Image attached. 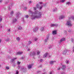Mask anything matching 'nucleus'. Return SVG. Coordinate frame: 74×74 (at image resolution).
Returning <instances> with one entry per match:
<instances>
[{"instance_id":"47","label":"nucleus","mask_w":74,"mask_h":74,"mask_svg":"<svg viewBox=\"0 0 74 74\" xmlns=\"http://www.w3.org/2000/svg\"><path fill=\"white\" fill-rule=\"evenodd\" d=\"M25 9H26V8H25Z\"/></svg>"},{"instance_id":"43","label":"nucleus","mask_w":74,"mask_h":74,"mask_svg":"<svg viewBox=\"0 0 74 74\" xmlns=\"http://www.w3.org/2000/svg\"><path fill=\"white\" fill-rule=\"evenodd\" d=\"M42 60H40V61H42Z\"/></svg>"},{"instance_id":"24","label":"nucleus","mask_w":74,"mask_h":74,"mask_svg":"<svg viewBox=\"0 0 74 74\" xmlns=\"http://www.w3.org/2000/svg\"><path fill=\"white\" fill-rule=\"evenodd\" d=\"M5 68L6 69H9V67L8 66H7L5 67Z\"/></svg>"},{"instance_id":"19","label":"nucleus","mask_w":74,"mask_h":74,"mask_svg":"<svg viewBox=\"0 0 74 74\" xmlns=\"http://www.w3.org/2000/svg\"><path fill=\"white\" fill-rule=\"evenodd\" d=\"M18 29L19 30H21V29H22V27H19L18 28Z\"/></svg>"},{"instance_id":"46","label":"nucleus","mask_w":74,"mask_h":74,"mask_svg":"<svg viewBox=\"0 0 74 74\" xmlns=\"http://www.w3.org/2000/svg\"><path fill=\"white\" fill-rule=\"evenodd\" d=\"M1 27H2V26H1Z\"/></svg>"},{"instance_id":"8","label":"nucleus","mask_w":74,"mask_h":74,"mask_svg":"<svg viewBox=\"0 0 74 74\" xmlns=\"http://www.w3.org/2000/svg\"><path fill=\"white\" fill-rule=\"evenodd\" d=\"M55 62H56V61H50V64H53V63H54Z\"/></svg>"},{"instance_id":"11","label":"nucleus","mask_w":74,"mask_h":74,"mask_svg":"<svg viewBox=\"0 0 74 74\" xmlns=\"http://www.w3.org/2000/svg\"><path fill=\"white\" fill-rule=\"evenodd\" d=\"M31 55H32V56H35V55H36V53L34 52H33V53H31Z\"/></svg>"},{"instance_id":"5","label":"nucleus","mask_w":74,"mask_h":74,"mask_svg":"<svg viewBox=\"0 0 74 74\" xmlns=\"http://www.w3.org/2000/svg\"><path fill=\"white\" fill-rule=\"evenodd\" d=\"M23 53V52H20V51H18L17 52V55H21Z\"/></svg>"},{"instance_id":"28","label":"nucleus","mask_w":74,"mask_h":74,"mask_svg":"<svg viewBox=\"0 0 74 74\" xmlns=\"http://www.w3.org/2000/svg\"><path fill=\"white\" fill-rule=\"evenodd\" d=\"M1 21H2V18H0V22H1Z\"/></svg>"},{"instance_id":"29","label":"nucleus","mask_w":74,"mask_h":74,"mask_svg":"<svg viewBox=\"0 0 74 74\" xmlns=\"http://www.w3.org/2000/svg\"><path fill=\"white\" fill-rule=\"evenodd\" d=\"M48 38H47V39H45V42H47V40H48Z\"/></svg>"},{"instance_id":"9","label":"nucleus","mask_w":74,"mask_h":74,"mask_svg":"<svg viewBox=\"0 0 74 74\" xmlns=\"http://www.w3.org/2000/svg\"><path fill=\"white\" fill-rule=\"evenodd\" d=\"M57 32V31L56 30L53 31H52L53 34H56Z\"/></svg>"},{"instance_id":"33","label":"nucleus","mask_w":74,"mask_h":74,"mask_svg":"<svg viewBox=\"0 0 74 74\" xmlns=\"http://www.w3.org/2000/svg\"><path fill=\"white\" fill-rule=\"evenodd\" d=\"M34 10H36V8L34 7Z\"/></svg>"},{"instance_id":"26","label":"nucleus","mask_w":74,"mask_h":74,"mask_svg":"<svg viewBox=\"0 0 74 74\" xmlns=\"http://www.w3.org/2000/svg\"><path fill=\"white\" fill-rule=\"evenodd\" d=\"M18 73H19V71H17L16 73V74H18Z\"/></svg>"},{"instance_id":"40","label":"nucleus","mask_w":74,"mask_h":74,"mask_svg":"<svg viewBox=\"0 0 74 74\" xmlns=\"http://www.w3.org/2000/svg\"><path fill=\"white\" fill-rule=\"evenodd\" d=\"M8 31H9V32H10V29H9Z\"/></svg>"},{"instance_id":"18","label":"nucleus","mask_w":74,"mask_h":74,"mask_svg":"<svg viewBox=\"0 0 74 74\" xmlns=\"http://www.w3.org/2000/svg\"><path fill=\"white\" fill-rule=\"evenodd\" d=\"M40 52L38 51L37 52V55H39V54H40Z\"/></svg>"},{"instance_id":"17","label":"nucleus","mask_w":74,"mask_h":74,"mask_svg":"<svg viewBox=\"0 0 74 74\" xmlns=\"http://www.w3.org/2000/svg\"><path fill=\"white\" fill-rule=\"evenodd\" d=\"M70 18H72V19H73V20H74V18L73 17H69V18L70 19Z\"/></svg>"},{"instance_id":"21","label":"nucleus","mask_w":74,"mask_h":74,"mask_svg":"<svg viewBox=\"0 0 74 74\" xmlns=\"http://www.w3.org/2000/svg\"><path fill=\"white\" fill-rule=\"evenodd\" d=\"M43 7V6H40V10H41V9H42V8Z\"/></svg>"},{"instance_id":"4","label":"nucleus","mask_w":74,"mask_h":74,"mask_svg":"<svg viewBox=\"0 0 74 74\" xmlns=\"http://www.w3.org/2000/svg\"><path fill=\"white\" fill-rule=\"evenodd\" d=\"M58 26V24H51V27H53L54 26H56V27H57Z\"/></svg>"},{"instance_id":"12","label":"nucleus","mask_w":74,"mask_h":74,"mask_svg":"<svg viewBox=\"0 0 74 74\" xmlns=\"http://www.w3.org/2000/svg\"><path fill=\"white\" fill-rule=\"evenodd\" d=\"M32 65H30L29 64L28 66V69H31V68H32Z\"/></svg>"},{"instance_id":"23","label":"nucleus","mask_w":74,"mask_h":74,"mask_svg":"<svg viewBox=\"0 0 74 74\" xmlns=\"http://www.w3.org/2000/svg\"><path fill=\"white\" fill-rule=\"evenodd\" d=\"M60 69H61V67H59L58 68V70H60Z\"/></svg>"},{"instance_id":"31","label":"nucleus","mask_w":74,"mask_h":74,"mask_svg":"<svg viewBox=\"0 0 74 74\" xmlns=\"http://www.w3.org/2000/svg\"><path fill=\"white\" fill-rule=\"evenodd\" d=\"M17 63L18 64H19L21 63L19 62H17Z\"/></svg>"},{"instance_id":"30","label":"nucleus","mask_w":74,"mask_h":74,"mask_svg":"<svg viewBox=\"0 0 74 74\" xmlns=\"http://www.w3.org/2000/svg\"><path fill=\"white\" fill-rule=\"evenodd\" d=\"M41 30L42 31L43 30H44V28H42Z\"/></svg>"},{"instance_id":"34","label":"nucleus","mask_w":74,"mask_h":74,"mask_svg":"<svg viewBox=\"0 0 74 74\" xmlns=\"http://www.w3.org/2000/svg\"><path fill=\"white\" fill-rule=\"evenodd\" d=\"M66 63H69V61H67Z\"/></svg>"},{"instance_id":"2","label":"nucleus","mask_w":74,"mask_h":74,"mask_svg":"<svg viewBox=\"0 0 74 74\" xmlns=\"http://www.w3.org/2000/svg\"><path fill=\"white\" fill-rule=\"evenodd\" d=\"M67 23H66V25H68V26H71V23L70 21H67Z\"/></svg>"},{"instance_id":"15","label":"nucleus","mask_w":74,"mask_h":74,"mask_svg":"<svg viewBox=\"0 0 74 74\" xmlns=\"http://www.w3.org/2000/svg\"><path fill=\"white\" fill-rule=\"evenodd\" d=\"M66 4H70V3L69 2H66Z\"/></svg>"},{"instance_id":"16","label":"nucleus","mask_w":74,"mask_h":74,"mask_svg":"<svg viewBox=\"0 0 74 74\" xmlns=\"http://www.w3.org/2000/svg\"><path fill=\"white\" fill-rule=\"evenodd\" d=\"M31 42L30 41H28V45H29L30 44H31Z\"/></svg>"},{"instance_id":"42","label":"nucleus","mask_w":74,"mask_h":74,"mask_svg":"<svg viewBox=\"0 0 74 74\" xmlns=\"http://www.w3.org/2000/svg\"><path fill=\"white\" fill-rule=\"evenodd\" d=\"M28 51H30V49H28Z\"/></svg>"},{"instance_id":"14","label":"nucleus","mask_w":74,"mask_h":74,"mask_svg":"<svg viewBox=\"0 0 74 74\" xmlns=\"http://www.w3.org/2000/svg\"><path fill=\"white\" fill-rule=\"evenodd\" d=\"M65 1V0H62V1H60V2L61 3H63L64 2V1Z\"/></svg>"},{"instance_id":"39","label":"nucleus","mask_w":74,"mask_h":74,"mask_svg":"<svg viewBox=\"0 0 74 74\" xmlns=\"http://www.w3.org/2000/svg\"><path fill=\"white\" fill-rule=\"evenodd\" d=\"M50 74H52V72H51L50 73Z\"/></svg>"},{"instance_id":"41","label":"nucleus","mask_w":74,"mask_h":74,"mask_svg":"<svg viewBox=\"0 0 74 74\" xmlns=\"http://www.w3.org/2000/svg\"><path fill=\"white\" fill-rule=\"evenodd\" d=\"M22 59H23V58L22 57Z\"/></svg>"},{"instance_id":"25","label":"nucleus","mask_w":74,"mask_h":74,"mask_svg":"<svg viewBox=\"0 0 74 74\" xmlns=\"http://www.w3.org/2000/svg\"><path fill=\"white\" fill-rule=\"evenodd\" d=\"M36 8H38V5L37 4V5L36 6Z\"/></svg>"},{"instance_id":"37","label":"nucleus","mask_w":74,"mask_h":74,"mask_svg":"<svg viewBox=\"0 0 74 74\" xmlns=\"http://www.w3.org/2000/svg\"><path fill=\"white\" fill-rule=\"evenodd\" d=\"M68 32H71V30H68Z\"/></svg>"},{"instance_id":"44","label":"nucleus","mask_w":74,"mask_h":74,"mask_svg":"<svg viewBox=\"0 0 74 74\" xmlns=\"http://www.w3.org/2000/svg\"><path fill=\"white\" fill-rule=\"evenodd\" d=\"M29 3H31V2H29Z\"/></svg>"},{"instance_id":"3","label":"nucleus","mask_w":74,"mask_h":74,"mask_svg":"<svg viewBox=\"0 0 74 74\" xmlns=\"http://www.w3.org/2000/svg\"><path fill=\"white\" fill-rule=\"evenodd\" d=\"M49 55V53H45V54L43 55V58H46V57L47 56V55Z\"/></svg>"},{"instance_id":"20","label":"nucleus","mask_w":74,"mask_h":74,"mask_svg":"<svg viewBox=\"0 0 74 74\" xmlns=\"http://www.w3.org/2000/svg\"><path fill=\"white\" fill-rule=\"evenodd\" d=\"M17 59V58H14L12 59V61H14V60H15V59Z\"/></svg>"},{"instance_id":"38","label":"nucleus","mask_w":74,"mask_h":74,"mask_svg":"<svg viewBox=\"0 0 74 74\" xmlns=\"http://www.w3.org/2000/svg\"><path fill=\"white\" fill-rule=\"evenodd\" d=\"M1 42V40L0 39V42Z\"/></svg>"},{"instance_id":"48","label":"nucleus","mask_w":74,"mask_h":74,"mask_svg":"<svg viewBox=\"0 0 74 74\" xmlns=\"http://www.w3.org/2000/svg\"><path fill=\"white\" fill-rule=\"evenodd\" d=\"M49 57H50V56H49Z\"/></svg>"},{"instance_id":"32","label":"nucleus","mask_w":74,"mask_h":74,"mask_svg":"<svg viewBox=\"0 0 74 74\" xmlns=\"http://www.w3.org/2000/svg\"><path fill=\"white\" fill-rule=\"evenodd\" d=\"M26 18H28L29 17V16L27 15H26Z\"/></svg>"},{"instance_id":"7","label":"nucleus","mask_w":74,"mask_h":74,"mask_svg":"<svg viewBox=\"0 0 74 74\" xmlns=\"http://www.w3.org/2000/svg\"><path fill=\"white\" fill-rule=\"evenodd\" d=\"M65 41V38H62L60 41V42H62V41Z\"/></svg>"},{"instance_id":"36","label":"nucleus","mask_w":74,"mask_h":74,"mask_svg":"<svg viewBox=\"0 0 74 74\" xmlns=\"http://www.w3.org/2000/svg\"><path fill=\"white\" fill-rule=\"evenodd\" d=\"M2 2V0H0V3Z\"/></svg>"},{"instance_id":"22","label":"nucleus","mask_w":74,"mask_h":74,"mask_svg":"<svg viewBox=\"0 0 74 74\" xmlns=\"http://www.w3.org/2000/svg\"><path fill=\"white\" fill-rule=\"evenodd\" d=\"M38 40V39L37 38H35L34 39V40L35 41H37Z\"/></svg>"},{"instance_id":"27","label":"nucleus","mask_w":74,"mask_h":74,"mask_svg":"<svg viewBox=\"0 0 74 74\" xmlns=\"http://www.w3.org/2000/svg\"><path fill=\"white\" fill-rule=\"evenodd\" d=\"M14 14V12L13 11H12L11 12V14Z\"/></svg>"},{"instance_id":"10","label":"nucleus","mask_w":74,"mask_h":74,"mask_svg":"<svg viewBox=\"0 0 74 74\" xmlns=\"http://www.w3.org/2000/svg\"><path fill=\"white\" fill-rule=\"evenodd\" d=\"M65 68H66V66L64 65H62V70H64V69H65Z\"/></svg>"},{"instance_id":"35","label":"nucleus","mask_w":74,"mask_h":74,"mask_svg":"<svg viewBox=\"0 0 74 74\" xmlns=\"http://www.w3.org/2000/svg\"><path fill=\"white\" fill-rule=\"evenodd\" d=\"M16 21H17L16 19H14V21H15L16 22Z\"/></svg>"},{"instance_id":"6","label":"nucleus","mask_w":74,"mask_h":74,"mask_svg":"<svg viewBox=\"0 0 74 74\" xmlns=\"http://www.w3.org/2000/svg\"><path fill=\"white\" fill-rule=\"evenodd\" d=\"M64 16L63 15L61 16L59 18V19H62L64 18Z\"/></svg>"},{"instance_id":"1","label":"nucleus","mask_w":74,"mask_h":74,"mask_svg":"<svg viewBox=\"0 0 74 74\" xmlns=\"http://www.w3.org/2000/svg\"><path fill=\"white\" fill-rule=\"evenodd\" d=\"M35 15H36L34 17V19L35 18H40L41 17V12H39V14H37V12H35L34 13Z\"/></svg>"},{"instance_id":"45","label":"nucleus","mask_w":74,"mask_h":74,"mask_svg":"<svg viewBox=\"0 0 74 74\" xmlns=\"http://www.w3.org/2000/svg\"><path fill=\"white\" fill-rule=\"evenodd\" d=\"M41 3H42L41 2H40V4H41Z\"/></svg>"},{"instance_id":"13","label":"nucleus","mask_w":74,"mask_h":74,"mask_svg":"<svg viewBox=\"0 0 74 74\" xmlns=\"http://www.w3.org/2000/svg\"><path fill=\"white\" fill-rule=\"evenodd\" d=\"M16 39L17 41H19V40H20V38H16Z\"/></svg>"}]
</instances>
